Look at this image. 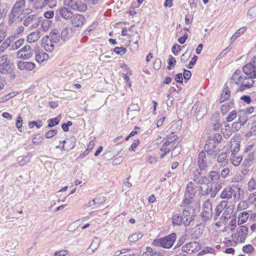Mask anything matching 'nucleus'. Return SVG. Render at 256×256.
<instances>
[{"label":"nucleus","instance_id":"obj_1","mask_svg":"<svg viewBox=\"0 0 256 256\" xmlns=\"http://www.w3.org/2000/svg\"><path fill=\"white\" fill-rule=\"evenodd\" d=\"M254 78L242 74L240 70H236L231 78V83L237 86L238 92H244L253 87Z\"/></svg>","mask_w":256,"mask_h":256},{"label":"nucleus","instance_id":"obj_2","mask_svg":"<svg viewBox=\"0 0 256 256\" xmlns=\"http://www.w3.org/2000/svg\"><path fill=\"white\" fill-rule=\"evenodd\" d=\"M244 192L241 188L236 185L232 184L226 187L220 194V198L223 200H238L243 196Z\"/></svg>","mask_w":256,"mask_h":256},{"label":"nucleus","instance_id":"obj_3","mask_svg":"<svg viewBox=\"0 0 256 256\" xmlns=\"http://www.w3.org/2000/svg\"><path fill=\"white\" fill-rule=\"evenodd\" d=\"M0 73L2 74H10L13 79L16 78L12 64L6 55H4L0 58Z\"/></svg>","mask_w":256,"mask_h":256},{"label":"nucleus","instance_id":"obj_4","mask_svg":"<svg viewBox=\"0 0 256 256\" xmlns=\"http://www.w3.org/2000/svg\"><path fill=\"white\" fill-rule=\"evenodd\" d=\"M176 238V234L175 233H172L158 240H155L153 243L156 246H161L164 248H170L173 246Z\"/></svg>","mask_w":256,"mask_h":256},{"label":"nucleus","instance_id":"obj_5","mask_svg":"<svg viewBox=\"0 0 256 256\" xmlns=\"http://www.w3.org/2000/svg\"><path fill=\"white\" fill-rule=\"evenodd\" d=\"M164 142L162 148L160 149V151L163 152V153L160 155L161 158H164V156L170 152V148L166 147L168 146L170 144L172 145L178 144V136L174 134L168 135L166 138H164Z\"/></svg>","mask_w":256,"mask_h":256},{"label":"nucleus","instance_id":"obj_6","mask_svg":"<svg viewBox=\"0 0 256 256\" xmlns=\"http://www.w3.org/2000/svg\"><path fill=\"white\" fill-rule=\"evenodd\" d=\"M212 157L211 154H208L205 150H202L198 154L197 164L200 170H206L212 164L210 158Z\"/></svg>","mask_w":256,"mask_h":256},{"label":"nucleus","instance_id":"obj_7","mask_svg":"<svg viewBox=\"0 0 256 256\" xmlns=\"http://www.w3.org/2000/svg\"><path fill=\"white\" fill-rule=\"evenodd\" d=\"M248 228L246 226H239L236 232L232 234V240L235 242H243L248 234Z\"/></svg>","mask_w":256,"mask_h":256},{"label":"nucleus","instance_id":"obj_8","mask_svg":"<svg viewBox=\"0 0 256 256\" xmlns=\"http://www.w3.org/2000/svg\"><path fill=\"white\" fill-rule=\"evenodd\" d=\"M200 216L204 222H207L212 218V204L209 200H206L204 202Z\"/></svg>","mask_w":256,"mask_h":256},{"label":"nucleus","instance_id":"obj_9","mask_svg":"<svg viewBox=\"0 0 256 256\" xmlns=\"http://www.w3.org/2000/svg\"><path fill=\"white\" fill-rule=\"evenodd\" d=\"M217 145L218 144L215 142L214 139L210 136H208L204 146V149L208 154H211V156H213L214 158H216L220 152V149L215 150Z\"/></svg>","mask_w":256,"mask_h":256},{"label":"nucleus","instance_id":"obj_10","mask_svg":"<svg viewBox=\"0 0 256 256\" xmlns=\"http://www.w3.org/2000/svg\"><path fill=\"white\" fill-rule=\"evenodd\" d=\"M182 216L184 224L186 226H188L196 216L194 210L192 207L186 208L182 210Z\"/></svg>","mask_w":256,"mask_h":256},{"label":"nucleus","instance_id":"obj_11","mask_svg":"<svg viewBox=\"0 0 256 256\" xmlns=\"http://www.w3.org/2000/svg\"><path fill=\"white\" fill-rule=\"evenodd\" d=\"M64 3L65 6L80 12H84L87 8L85 4L77 0H64Z\"/></svg>","mask_w":256,"mask_h":256},{"label":"nucleus","instance_id":"obj_12","mask_svg":"<svg viewBox=\"0 0 256 256\" xmlns=\"http://www.w3.org/2000/svg\"><path fill=\"white\" fill-rule=\"evenodd\" d=\"M191 114L198 120L202 118L206 113V108L203 104L196 103L191 110Z\"/></svg>","mask_w":256,"mask_h":256},{"label":"nucleus","instance_id":"obj_13","mask_svg":"<svg viewBox=\"0 0 256 256\" xmlns=\"http://www.w3.org/2000/svg\"><path fill=\"white\" fill-rule=\"evenodd\" d=\"M40 23L38 18L36 14H32L26 17L23 22V24L26 27L32 29L38 27Z\"/></svg>","mask_w":256,"mask_h":256},{"label":"nucleus","instance_id":"obj_14","mask_svg":"<svg viewBox=\"0 0 256 256\" xmlns=\"http://www.w3.org/2000/svg\"><path fill=\"white\" fill-rule=\"evenodd\" d=\"M200 194L202 196H207L210 194V197L214 198L218 193L217 191H213V186L212 182L208 183L207 184L200 186Z\"/></svg>","mask_w":256,"mask_h":256},{"label":"nucleus","instance_id":"obj_15","mask_svg":"<svg viewBox=\"0 0 256 256\" xmlns=\"http://www.w3.org/2000/svg\"><path fill=\"white\" fill-rule=\"evenodd\" d=\"M32 54L33 50L29 45L24 46L17 53L18 56L22 59L29 58L32 56Z\"/></svg>","mask_w":256,"mask_h":256},{"label":"nucleus","instance_id":"obj_16","mask_svg":"<svg viewBox=\"0 0 256 256\" xmlns=\"http://www.w3.org/2000/svg\"><path fill=\"white\" fill-rule=\"evenodd\" d=\"M244 74L252 78H256V67L250 61V62L244 65L242 68Z\"/></svg>","mask_w":256,"mask_h":256},{"label":"nucleus","instance_id":"obj_17","mask_svg":"<svg viewBox=\"0 0 256 256\" xmlns=\"http://www.w3.org/2000/svg\"><path fill=\"white\" fill-rule=\"evenodd\" d=\"M70 22L74 26L80 27L84 24L86 22V19L82 14H74L70 18Z\"/></svg>","mask_w":256,"mask_h":256},{"label":"nucleus","instance_id":"obj_18","mask_svg":"<svg viewBox=\"0 0 256 256\" xmlns=\"http://www.w3.org/2000/svg\"><path fill=\"white\" fill-rule=\"evenodd\" d=\"M26 7V0H17L13 5L12 10L21 14L25 12Z\"/></svg>","mask_w":256,"mask_h":256},{"label":"nucleus","instance_id":"obj_19","mask_svg":"<svg viewBox=\"0 0 256 256\" xmlns=\"http://www.w3.org/2000/svg\"><path fill=\"white\" fill-rule=\"evenodd\" d=\"M18 67L20 70H32L35 68L36 65L32 62L18 61L17 63Z\"/></svg>","mask_w":256,"mask_h":256},{"label":"nucleus","instance_id":"obj_20","mask_svg":"<svg viewBox=\"0 0 256 256\" xmlns=\"http://www.w3.org/2000/svg\"><path fill=\"white\" fill-rule=\"evenodd\" d=\"M62 142L63 146L61 148V150L69 151L74 147L76 140L74 138H70L68 140H63Z\"/></svg>","mask_w":256,"mask_h":256},{"label":"nucleus","instance_id":"obj_21","mask_svg":"<svg viewBox=\"0 0 256 256\" xmlns=\"http://www.w3.org/2000/svg\"><path fill=\"white\" fill-rule=\"evenodd\" d=\"M56 12L60 14L64 19H70L74 14L70 10L66 7H62L58 9Z\"/></svg>","mask_w":256,"mask_h":256},{"label":"nucleus","instance_id":"obj_22","mask_svg":"<svg viewBox=\"0 0 256 256\" xmlns=\"http://www.w3.org/2000/svg\"><path fill=\"white\" fill-rule=\"evenodd\" d=\"M196 188L194 184L190 182L186 188L184 196H188L190 198H194L196 194Z\"/></svg>","mask_w":256,"mask_h":256},{"label":"nucleus","instance_id":"obj_23","mask_svg":"<svg viewBox=\"0 0 256 256\" xmlns=\"http://www.w3.org/2000/svg\"><path fill=\"white\" fill-rule=\"evenodd\" d=\"M228 202L226 200H222L216 206L215 214L214 216V220H216L220 216L224 210L228 206Z\"/></svg>","mask_w":256,"mask_h":256},{"label":"nucleus","instance_id":"obj_24","mask_svg":"<svg viewBox=\"0 0 256 256\" xmlns=\"http://www.w3.org/2000/svg\"><path fill=\"white\" fill-rule=\"evenodd\" d=\"M230 96V92L228 86L226 84L224 86L222 92L219 99L220 103H222L228 100Z\"/></svg>","mask_w":256,"mask_h":256},{"label":"nucleus","instance_id":"obj_25","mask_svg":"<svg viewBox=\"0 0 256 256\" xmlns=\"http://www.w3.org/2000/svg\"><path fill=\"white\" fill-rule=\"evenodd\" d=\"M50 40L53 42L54 43L60 42L62 41V37L60 34L59 31L54 29L52 30L50 34Z\"/></svg>","mask_w":256,"mask_h":256},{"label":"nucleus","instance_id":"obj_26","mask_svg":"<svg viewBox=\"0 0 256 256\" xmlns=\"http://www.w3.org/2000/svg\"><path fill=\"white\" fill-rule=\"evenodd\" d=\"M256 161V156L254 152H250L248 154V156L245 158L244 161L242 162V165L244 166H248L254 163Z\"/></svg>","mask_w":256,"mask_h":256},{"label":"nucleus","instance_id":"obj_27","mask_svg":"<svg viewBox=\"0 0 256 256\" xmlns=\"http://www.w3.org/2000/svg\"><path fill=\"white\" fill-rule=\"evenodd\" d=\"M142 256H163L162 254L150 247H146V250Z\"/></svg>","mask_w":256,"mask_h":256},{"label":"nucleus","instance_id":"obj_28","mask_svg":"<svg viewBox=\"0 0 256 256\" xmlns=\"http://www.w3.org/2000/svg\"><path fill=\"white\" fill-rule=\"evenodd\" d=\"M234 104L233 100L226 102L221 106V112L223 115L226 114L230 109L234 108Z\"/></svg>","mask_w":256,"mask_h":256},{"label":"nucleus","instance_id":"obj_29","mask_svg":"<svg viewBox=\"0 0 256 256\" xmlns=\"http://www.w3.org/2000/svg\"><path fill=\"white\" fill-rule=\"evenodd\" d=\"M217 157V162L222 166H226L228 162V160L227 158V153L222 152L216 156Z\"/></svg>","mask_w":256,"mask_h":256},{"label":"nucleus","instance_id":"obj_30","mask_svg":"<svg viewBox=\"0 0 256 256\" xmlns=\"http://www.w3.org/2000/svg\"><path fill=\"white\" fill-rule=\"evenodd\" d=\"M232 212V208L229 206H226L224 210L222 216H220V220L222 222H224L230 218V214Z\"/></svg>","mask_w":256,"mask_h":256},{"label":"nucleus","instance_id":"obj_31","mask_svg":"<svg viewBox=\"0 0 256 256\" xmlns=\"http://www.w3.org/2000/svg\"><path fill=\"white\" fill-rule=\"evenodd\" d=\"M40 38V32L36 31L30 34L27 36V41L30 43L36 42Z\"/></svg>","mask_w":256,"mask_h":256},{"label":"nucleus","instance_id":"obj_32","mask_svg":"<svg viewBox=\"0 0 256 256\" xmlns=\"http://www.w3.org/2000/svg\"><path fill=\"white\" fill-rule=\"evenodd\" d=\"M196 245V242H189L182 247V252L186 253H192L194 252L193 249Z\"/></svg>","mask_w":256,"mask_h":256},{"label":"nucleus","instance_id":"obj_33","mask_svg":"<svg viewBox=\"0 0 256 256\" xmlns=\"http://www.w3.org/2000/svg\"><path fill=\"white\" fill-rule=\"evenodd\" d=\"M240 144L239 142L233 141L230 142V150L231 155L236 154L240 150Z\"/></svg>","mask_w":256,"mask_h":256},{"label":"nucleus","instance_id":"obj_34","mask_svg":"<svg viewBox=\"0 0 256 256\" xmlns=\"http://www.w3.org/2000/svg\"><path fill=\"white\" fill-rule=\"evenodd\" d=\"M208 178L214 183L217 182L220 178L219 172L216 170H212L208 174Z\"/></svg>","mask_w":256,"mask_h":256},{"label":"nucleus","instance_id":"obj_35","mask_svg":"<svg viewBox=\"0 0 256 256\" xmlns=\"http://www.w3.org/2000/svg\"><path fill=\"white\" fill-rule=\"evenodd\" d=\"M221 131L225 138H230L232 134V128L227 123L224 124V126L222 128Z\"/></svg>","mask_w":256,"mask_h":256},{"label":"nucleus","instance_id":"obj_36","mask_svg":"<svg viewBox=\"0 0 256 256\" xmlns=\"http://www.w3.org/2000/svg\"><path fill=\"white\" fill-rule=\"evenodd\" d=\"M184 219L182 216L179 214H174L172 217V222L173 225L180 226L183 224Z\"/></svg>","mask_w":256,"mask_h":256},{"label":"nucleus","instance_id":"obj_37","mask_svg":"<svg viewBox=\"0 0 256 256\" xmlns=\"http://www.w3.org/2000/svg\"><path fill=\"white\" fill-rule=\"evenodd\" d=\"M238 122L242 126L244 125L248 120V114L244 111H240L238 114Z\"/></svg>","mask_w":256,"mask_h":256},{"label":"nucleus","instance_id":"obj_38","mask_svg":"<svg viewBox=\"0 0 256 256\" xmlns=\"http://www.w3.org/2000/svg\"><path fill=\"white\" fill-rule=\"evenodd\" d=\"M54 42L50 40L49 37L46 38V42H43V46L46 51L52 52L54 50Z\"/></svg>","mask_w":256,"mask_h":256},{"label":"nucleus","instance_id":"obj_39","mask_svg":"<svg viewBox=\"0 0 256 256\" xmlns=\"http://www.w3.org/2000/svg\"><path fill=\"white\" fill-rule=\"evenodd\" d=\"M20 15V14L11 10L10 14H8V24H12L17 18H19Z\"/></svg>","mask_w":256,"mask_h":256},{"label":"nucleus","instance_id":"obj_40","mask_svg":"<svg viewBox=\"0 0 256 256\" xmlns=\"http://www.w3.org/2000/svg\"><path fill=\"white\" fill-rule=\"evenodd\" d=\"M249 214L246 212H240L238 216V225L244 224L248 219Z\"/></svg>","mask_w":256,"mask_h":256},{"label":"nucleus","instance_id":"obj_41","mask_svg":"<svg viewBox=\"0 0 256 256\" xmlns=\"http://www.w3.org/2000/svg\"><path fill=\"white\" fill-rule=\"evenodd\" d=\"M242 160V156H236V154L234 156L230 155V160L232 164L234 166L240 165Z\"/></svg>","mask_w":256,"mask_h":256},{"label":"nucleus","instance_id":"obj_42","mask_svg":"<svg viewBox=\"0 0 256 256\" xmlns=\"http://www.w3.org/2000/svg\"><path fill=\"white\" fill-rule=\"evenodd\" d=\"M48 58V55L46 52H40L36 55V60L38 63H42Z\"/></svg>","mask_w":256,"mask_h":256},{"label":"nucleus","instance_id":"obj_43","mask_svg":"<svg viewBox=\"0 0 256 256\" xmlns=\"http://www.w3.org/2000/svg\"><path fill=\"white\" fill-rule=\"evenodd\" d=\"M24 38H20L10 44V50H16L19 48L24 44Z\"/></svg>","mask_w":256,"mask_h":256},{"label":"nucleus","instance_id":"obj_44","mask_svg":"<svg viewBox=\"0 0 256 256\" xmlns=\"http://www.w3.org/2000/svg\"><path fill=\"white\" fill-rule=\"evenodd\" d=\"M32 156V154L30 153H28L26 156L22 158L21 160H18V164L20 166H24L28 162Z\"/></svg>","mask_w":256,"mask_h":256},{"label":"nucleus","instance_id":"obj_45","mask_svg":"<svg viewBox=\"0 0 256 256\" xmlns=\"http://www.w3.org/2000/svg\"><path fill=\"white\" fill-rule=\"evenodd\" d=\"M98 239L96 238L93 240L90 248L88 250V252L90 253V251H92V252H94L98 248Z\"/></svg>","mask_w":256,"mask_h":256},{"label":"nucleus","instance_id":"obj_46","mask_svg":"<svg viewBox=\"0 0 256 256\" xmlns=\"http://www.w3.org/2000/svg\"><path fill=\"white\" fill-rule=\"evenodd\" d=\"M142 236V235L141 233H135L128 237V240L130 242H134L138 240Z\"/></svg>","mask_w":256,"mask_h":256},{"label":"nucleus","instance_id":"obj_47","mask_svg":"<svg viewBox=\"0 0 256 256\" xmlns=\"http://www.w3.org/2000/svg\"><path fill=\"white\" fill-rule=\"evenodd\" d=\"M44 140V136L40 134H36L32 138V142L35 144H38Z\"/></svg>","mask_w":256,"mask_h":256},{"label":"nucleus","instance_id":"obj_48","mask_svg":"<svg viewBox=\"0 0 256 256\" xmlns=\"http://www.w3.org/2000/svg\"><path fill=\"white\" fill-rule=\"evenodd\" d=\"M48 126L49 128H52L59 124L60 119H58V118H50L48 120Z\"/></svg>","mask_w":256,"mask_h":256},{"label":"nucleus","instance_id":"obj_49","mask_svg":"<svg viewBox=\"0 0 256 256\" xmlns=\"http://www.w3.org/2000/svg\"><path fill=\"white\" fill-rule=\"evenodd\" d=\"M69 28L68 27L65 28L61 32V37L62 41L67 40L68 38V36L69 34Z\"/></svg>","mask_w":256,"mask_h":256},{"label":"nucleus","instance_id":"obj_50","mask_svg":"<svg viewBox=\"0 0 256 256\" xmlns=\"http://www.w3.org/2000/svg\"><path fill=\"white\" fill-rule=\"evenodd\" d=\"M245 31V28H242L238 29L232 36L231 40H235L238 37H239Z\"/></svg>","mask_w":256,"mask_h":256},{"label":"nucleus","instance_id":"obj_51","mask_svg":"<svg viewBox=\"0 0 256 256\" xmlns=\"http://www.w3.org/2000/svg\"><path fill=\"white\" fill-rule=\"evenodd\" d=\"M196 182L200 184V186H204V184H207L208 183H210L208 178L206 176H201Z\"/></svg>","mask_w":256,"mask_h":256},{"label":"nucleus","instance_id":"obj_52","mask_svg":"<svg viewBox=\"0 0 256 256\" xmlns=\"http://www.w3.org/2000/svg\"><path fill=\"white\" fill-rule=\"evenodd\" d=\"M126 50V49L124 47H116L114 50V52L120 56L124 54Z\"/></svg>","mask_w":256,"mask_h":256},{"label":"nucleus","instance_id":"obj_53","mask_svg":"<svg viewBox=\"0 0 256 256\" xmlns=\"http://www.w3.org/2000/svg\"><path fill=\"white\" fill-rule=\"evenodd\" d=\"M237 114L235 110H232L230 112L228 116L226 118V120L228 122H232L234 119L236 118Z\"/></svg>","mask_w":256,"mask_h":256},{"label":"nucleus","instance_id":"obj_54","mask_svg":"<svg viewBox=\"0 0 256 256\" xmlns=\"http://www.w3.org/2000/svg\"><path fill=\"white\" fill-rule=\"evenodd\" d=\"M248 188L250 191H252L256 189V181L252 178L248 183Z\"/></svg>","mask_w":256,"mask_h":256},{"label":"nucleus","instance_id":"obj_55","mask_svg":"<svg viewBox=\"0 0 256 256\" xmlns=\"http://www.w3.org/2000/svg\"><path fill=\"white\" fill-rule=\"evenodd\" d=\"M215 141V142L218 144H220L222 140V135L219 133H216L214 134L212 136H210Z\"/></svg>","mask_w":256,"mask_h":256},{"label":"nucleus","instance_id":"obj_56","mask_svg":"<svg viewBox=\"0 0 256 256\" xmlns=\"http://www.w3.org/2000/svg\"><path fill=\"white\" fill-rule=\"evenodd\" d=\"M248 206V204L246 201L242 200L239 202L238 205V210H242L246 209Z\"/></svg>","mask_w":256,"mask_h":256},{"label":"nucleus","instance_id":"obj_57","mask_svg":"<svg viewBox=\"0 0 256 256\" xmlns=\"http://www.w3.org/2000/svg\"><path fill=\"white\" fill-rule=\"evenodd\" d=\"M176 63V59L174 57L170 56L168 60V66H167L166 69L170 70L172 66H174Z\"/></svg>","mask_w":256,"mask_h":256},{"label":"nucleus","instance_id":"obj_58","mask_svg":"<svg viewBox=\"0 0 256 256\" xmlns=\"http://www.w3.org/2000/svg\"><path fill=\"white\" fill-rule=\"evenodd\" d=\"M10 44L11 43L8 41V40L6 39L0 46V52H3L8 46H10Z\"/></svg>","mask_w":256,"mask_h":256},{"label":"nucleus","instance_id":"obj_59","mask_svg":"<svg viewBox=\"0 0 256 256\" xmlns=\"http://www.w3.org/2000/svg\"><path fill=\"white\" fill-rule=\"evenodd\" d=\"M248 16H250V18L256 16V6H254L248 10Z\"/></svg>","mask_w":256,"mask_h":256},{"label":"nucleus","instance_id":"obj_60","mask_svg":"<svg viewBox=\"0 0 256 256\" xmlns=\"http://www.w3.org/2000/svg\"><path fill=\"white\" fill-rule=\"evenodd\" d=\"M242 250L244 253H250L254 250V247L251 244H248L242 248Z\"/></svg>","mask_w":256,"mask_h":256},{"label":"nucleus","instance_id":"obj_61","mask_svg":"<svg viewBox=\"0 0 256 256\" xmlns=\"http://www.w3.org/2000/svg\"><path fill=\"white\" fill-rule=\"evenodd\" d=\"M58 133L56 130H52L48 131L46 133L45 136L46 138H50L55 136Z\"/></svg>","mask_w":256,"mask_h":256},{"label":"nucleus","instance_id":"obj_62","mask_svg":"<svg viewBox=\"0 0 256 256\" xmlns=\"http://www.w3.org/2000/svg\"><path fill=\"white\" fill-rule=\"evenodd\" d=\"M44 4L48 5L50 8H53L56 4V0H44Z\"/></svg>","mask_w":256,"mask_h":256},{"label":"nucleus","instance_id":"obj_63","mask_svg":"<svg viewBox=\"0 0 256 256\" xmlns=\"http://www.w3.org/2000/svg\"><path fill=\"white\" fill-rule=\"evenodd\" d=\"M230 170L229 168H225L222 170L220 176L222 178H226L228 176V175L230 173Z\"/></svg>","mask_w":256,"mask_h":256},{"label":"nucleus","instance_id":"obj_64","mask_svg":"<svg viewBox=\"0 0 256 256\" xmlns=\"http://www.w3.org/2000/svg\"><path fill=\"white\" fill-rule=\"evenodd\" d=\"M172 50L173 54L176 56L181 50L180 46L177 44H175L172 46Z\"/></svg>","mask_w":256,"mask_h":256}]
</instances>
